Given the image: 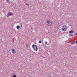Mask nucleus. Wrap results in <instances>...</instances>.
I'll return each mask as SVG.
<instances>
[{
	"mask_svg": "<svg viewBox=\"0 0 77 77\" xmlns=\"http://www.w3.org/2000/svg\"><path fill=\"white\" fill-rule=\"evenodd\" d=\"M41 42H42V41H41L40 40L39 41V43H41Z\"/></svg>",
	"mask_w": 77,
	"mask_h": 77,
	"instance_id": "obj_8",
	"label": "nucleus"
},
{
	"mask_svg": "<svg viewBox=\"0 0 77 77\" xmlns=\"http://www.w3.org/2000/svg\"><path fill=\"white\" fill-rule=\"evenodd\" d=\"M32 48L35 51H38V47L36 45L33 44L32 45Z\"/></svg>",
	"mask_w": 77,
	"mask_h": 77,
	"instance_id": "obj_2",
	"label": "nucleus"
},
{
	"mask_svg": "<svg viewBox=\"0 0 77 77\" xmlns=\"http://www.w3.org/2000/svg\"><path fill=\"white\" fill-rule=\"evenodd\" d=\"M62 31L63 32H66L67 29H68V27H67V26L66 25H64L62 26Z\"/></svg>",
	"mask_w": 77,
	"mask_h": 77,
	"instance_id": "obj_1",
	"label": "nucleus"
},
{
	"mask_svg": "<svg viewBox=\"0 0 77 77\" xmlns=\"http://www.w3.org/2000/svg\"><path fill=\"white\" fill-rule=\"evenodd\" d=\"M13 77H16V75H14L13 76Z\"/></svg>",
	"mask_w": 77,
	"mask_h": 77,
	"instance_id": "obj_10",
	"label": "nucleus"
},
{
	"mask_svg": "<svg viewBox=\"0 0 77 77\" xmlns=\"http://www.w3.org/2000/svg\"><path fill=\"white\" fill-rule=\"evenodd\" d=\"M76 35H77V33L76 34Z\"/></svg>",
	"mask_w": 77,
	"mask_h": 77,
	"instance_id": "obj_16",
	"label": "nucleus"
},
{
	"mask_svg": "<svg viewBox=\"0 0 77 77\" xmlns=\"http://www.w3.org/2000/svg\"><path fill=\"white\" fill-rule=\"evenodd\" d=\"M32 29V27L31 28V29Z\"/></svg>",
	"mask_w": 77,
	"mask_h": 77,
	"instance_id": "obj_15",
	"label": "nucleus"
},
{
	"mask_svg": "<svg viewBox=\"0 0 77 77\" xmlns=\"http://www.w3.org/2000/svg\"><path fill=\"white\" fill-rule=\"evenodd\" d=\"M12 52L13 54H15L16 53V51H15V49H13L12 50Z\"/></svg>",
	"mask_w": 77,
	"mask_h": 77,
	"instance_id": "obj_6",
	"label": "nucleus"
},
{
	"mask_svg": "<svg viewBox=\"0 0 77 77\" xmlns=\"http://www.w3.org/2000/svg\"><path fill=\"white\" fill-rule=\"evenodd\" d=\"M25 5H27L28 6H29V5L28 4H25Z\"/></svg>",
	"mask_w": 77,
	"mask_h": 77,
	"instance_id": "obj_11",
	"label": "nucleus"
},
{
	"mask_svg": "<svg viewBox=\"0 0 77 77\" xmlns=\"http://www.w3.org/2000/svg\"><path fill=\"white\" fill-rule=\"evenodd\" d=\"M45 42V44H47V42Z\"/></svg>",
	"mask_w": 77,
	"mask_h": 77,
	"instance_id": "obj_12",
	"label": "nucleus"
},
{
	"mask_svg": "<svg viewBox=\"0 0 77 77\" xmlns=\"http://www.w3.org/2000/svg\"><path fill=\"white\" fill-rule=\"evenodd\" d=\"M7 1H8V0H6Z\"/></svg>",
	"mask_w": 77,
	"mask_h": 77,
	"instance_id": "obj_17",
	"label": "nucleus"
},
{
	"mask_svg": "<svg viewBox=\"0 0 77 77\" xmlns=\"http://www.w3.org/2000/svg\"><path fill=\"white\" fill-rule=\"evenodd\" d=\"M76 44H77V41H76Z\"/></svg>",
	"mask_w": 77,
	"mask_h": 77,
	"instance_id": "obj_14",
	"label": "nucleus"
},
{
	"mask_svg": "<svg viewBox=\"0 0 77 77\" xmlns=\"http://www.w3.org/2000/svg\"><path fill=\"white\" fill-rule=\"evenodd\" d=\"M12 15H13V13L12 12H8L7 14V17H9L10 16H11Z\"/></svg>",
	"mask_w": 77,
	"mask_h": 77,
	"instance_id": "obj_3",
	"label": "nucleus"
},
{
	"mask_svg": "<svg viewBox=\"0 0 77 77\" xmlns=\"http://www.w3.org/2000/svg\"><path fill=\"white\" fill-rule=\"evenodd\" d=\"M16 27H17V29H20V26H16Z\"/></svg>",
	"mask_w": 77,
	"mask_h": 77,
	"instance_id": "obj_7",
	"label": "nucleus"
},
{
	"mask_svg": "<svg viewBox=\"0 0 77 77\" xmlns=\"http://www.w3.org/2000/svg\"><path fill=\"white\" fill-rule=\"evenodd\" d=\"M46 23L48 24H49V26H51V24H50V23H51V21H50V20H48Z\"/></svg>",
	"mask_w": 77,
	"mask_h": 77,
	"instance_id": "obj_4",
	"label": "nucleus"
},
{
	"mask_svg": "<svg viewBox=\"0 0 77 77\" xmlns=\"http://www.w3.org/2000/svg\"><path fill=\"white\" fill-rule=\"evenodd\" d=\"M26 47H28V44L26 45Z\"/></svg>",
	"mask_w": 77,
	"mask_h": 77,
	"instance_id": "obj_13",
	"label": "nucleus"
},
{
	"mask_svg": "<svg viewBox=\"0 0 77 77\" xmlns=\"http://www.w3.org/2000/svg\"><path fill=\"white\" fill-rule=\"evenodd\" d=\"M72 33H74V31H70L69 32V33H70L69 34V35L71 36H72L73 35Z\"/></svg>",
	"mask_w": 77,
	"mask_h": 77,
	"instance_id": "obj_5",
	"label": "nucleus"
},
{
	"mask_svg": "<svg viewBox=\"0 0 77 77\" xmlns=\"http://www.w3.org/2000/svg\"><path fill=\"white\" fill-rule=\"evenodd\" d=\"M74 42H75V41H74L73 42H72V44H74Z\"/></svg>",
	"mask_w": 77,
	"mask_h": 77,
	"instance_id": "obj_9",
	"label": "nucleus"
}]
</instances>
